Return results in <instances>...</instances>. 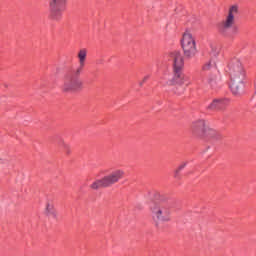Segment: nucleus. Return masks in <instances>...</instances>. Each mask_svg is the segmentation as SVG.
Segmentation results:
<instances>
[{
    "instance_id": "obj_1",
    "label": "nucleus",
    "mask_w": 256,
    "mask_h": 256,
    "mask_svg": "<svg viewBox=\"0 0 256 256\" xmlns=\"http://www.w3.org/2000/svg\"><path fill=\"white\" fill-rule=\"evenodd\" d=\"M226 72L230 77V89L233 95H241L245 87V77H247L243 64L239 59L234 58L228 63Z\"/></svg>"
},
{
    "instance_id": "obj_10",
    "label": "nucleus",
    "mask_w": 256,
    "mask_h": 256,
    "mask_svg": "<svg viewBox=\"0 0 256 256\" xmlns=\"http://www.w3.org/2000/svg\"><path fill=\"white\" fill-rule=\"evenodd\" d=\"M207 129V122L203 119L195 120L190 125V133L195 139H201Z\"/></svg>"
},
{
    "instance_id": "obj_8",
    "label": "nucleus",
    "mask_w": 256,
    "mask_h": 256,
    "mask_svg": "<svg viewBox=\"0 0 256 256\" xmlns=\"http://www.w3.org/2000/svg\"><path fill=\"white\" fill-rule=\"evenodd\" d=\"M181 47L187 59H191L197 55V42L195 41V37H193L191 32L186 31L183 33Z\"/></svg>"
},
{
    "instance_id": "obj_5",
    "label": "nucleus",
    "mask_w": 256,
    "mask_h": 256,
    "mask_svg": "<svg viewBox=\"0 0 256 256\" xmlns=\"http://www.w3.org/2000/svg\"><path fill=\"white\" fill-rule=\"evenodd\" d=\"M125 177V171L122 169L114 170L112 173L95 180L93 183L90 184L89 188L92 191H99V189H107V187H113L115 183H119L121 179Z\"/></svg>"
},
{
    "instance_id": "obj_14",
    "label": "nucleus",
    "mask_w": 256,
    "mask_h": 256,
    "mask_svg": "<svg viewBox=\"0 0 256 256\" xmlns=\"http://www.w3.org/2000/svg\"><path fill=\"white\" fill-rule=\"evenodd\" d=\"M57 145L66 155H71V146L65 140L59 139Z\"/></svg>"
},
{
    "instance_id": "obj_3",
    "label": "nucleus",
    "mask_w": 256,
    "mask_h": 256,
    "mask_svg": "<svg viewBox=\"0 0 256 256\" xmlns=\"http://www.w3.org/2000/svg\"><path fill=\"white\" fill-rule=\"evenodd\" d=\"M170 59H172V73L173 77L170 80L171 85H191L189 76L183 73L185 69V59L181 52L174 51L170 53Z\"/></svg>"
},
{
    "instance_id": "obj_11",
    "label": "nucleus",
    "mask_w": 256,
    "mask_h": 256,
    "mask_svg": "<svg viewBox=\"0 0 256 256\" xmlns=\"http://www.w3.org/2000/svg\"><path fill=\"white\" fill-rule=\"evenodd\" d=\"M221 133H219L217 130L206 126V130L202 134L200 141H219V139H222Z\"/></svg>"
},
{
    "instance_id": "obj_15",
    "label": "nucleus",
    "mask_w": 256,
    "mask_h": 256,
    "mask_svg": "<svg viewBox=\"0 0 256 256\" xmlns=\"http://www.w3.org/2000/svg\"><path fill=\"white\" fill-rule=\"evenodd\" d=\"M46 214L49 217H56L57 212L55 211V207L53 206V204H47L46 205Z\"/></svg>"
},
{
    "instance_id": "obj_13",
    "label": "nucleus",
    "mask_w": 256,
    "mask_h": 256,
    "mask_svg": "<svg viewBox=\"0 0 256 256\" xmlns=\"http://www.w3.org/2000/svg\"><path fill=\"white\" fill-rule=\"evenodd\" d=\"M79 67L76 69L77 73H83L85 62L87 61V49L83 48L78 52Z\"/></svg>"
},
{
    "instance_id": "obj_17",
    "label": "nucleus",
    "mask_w": 256,
    "mask_h": 256,
    "mask_svg": "<svg viewBox=\"0 0 256 256\" xmlns=\"http://www.w3.org/2000/svg\"><path fill=\"white\" fill-rule=\"evenodd\" d=\"M219 53H221V48L215 46V47H212V55L214 57H217V55H219Z\"/></svg>"
},
{
    "instance_id": "obj_16",
    "label": "nucleus",
    "mask_w": 256,
    "mask_h": 256,
    "mask_svg": "<svg viewBox=\"0 0 256 256\" xmlns=\"http://www.w3.org/2000/svg\"><path fill=\"white\" fill-rule=\"evenodd\" d=\"M185 165L186 164H181L175 171V175L174 177L177 179L179 178V173H181V171H183V169H185Z\"/></svg>"
},
{
    "instance_id": "obj_9",
    "label": "nucleus",
    "mask_w": 256,
    "mask_h": 256,
    "mask_svg": "<svg viewBox=\"0 0 256 256\" xmlns=\"http://www.w3.org/2000/svg\"><path fill=\"white\" fill-rule=\"evenodd\" d=\"M211 67H213L211 61H208L205 64H203L200 71V79L203 85L215 87V85H217V74L211 72Z\"/></svg>"
},
{
    "instance_id": "obj_6",
    "label": "nucleus",
    "mask_w": 256,
    "mask_h": 256,
    "mask_svg": "<svg viewBox=\"0 0 256 256\" xmlns=\"http://www.w3.org/2000/svg\"><path fill=\"white\" fill-rule=\"evenodd\" d=\"M80 75L81 72L74 70L72 72H68L64 76L61 87L63 93H75V91H81V89H83V81H81V78H79Z\"/></svg>"
},
{
    "instance_id": "obj_19",
    "label": "nucleus",
    "mask_w": 256,
    "mask_h": 256,
    "mask_svg": "<svg viewBox=\"0 0 256 256\" xmlns=\"http://www.w3.org/2000/svg\"><path fill=\"white\" fill-rule=\"evenodd\" d=\"M176 93H177V95H181V93H183V89H182L181 92H176Z\"/></svg>"
},
{
    "instance_id": "obj_2",
    "label": "nucleus",
    "mask_w": 256,
    "mask_h": 256,
    "mask_svg": "<svg viewBox=\"0 0 256 256\" xmlns=\"http://www.w3.org/2000/svg\"><path fill=\"white\" fill-rule=\"evenodd\" d=\"M241 13L238 4L229 6L224 20L217 24L219 35L226 39H235L239 35V27L235 26V18Z\"/></svg>"
},
{
    "instance_id": "obj_4",
    "label": "nucleus",
    "mask_w": 256,
    "mask_h": 256,
    "mask_svg": "<svg viewBox=\"0 0 256 256\" xmlns=\"http://www.w3.org/2000/svg\"><path fill=\"white\" fill-rule=\"evenodd\" d=\"M150 215L156 225L171 221V204L168 200L160 199L150 203Z\"/></svg>"
},
{
    "instance_id": "obj_7",
    "label": "nucleus",
    "mask_w": 256,
    "mask_h": 256,
    "mask_svg": "<svg viewBox=\"0 0 256 256\" xmlns=\"http://www.w3.org/2000/svg\"><path fill=\"white\" fill-rule=\"evenodd\" d=\"M67 11V0H49L48 2V19L50 21L63 20V13Z\"/></svg>"
},
{
    "instance_id": "obj_18",
    "label": "nucleus",
    "mask_w": 256,
    "mask_h": 256,
    "mask_svg": "<svg viewBox=\"0 0 256 256\" xmlns=\"http://www.w3.org/2000/svg\"><path fill=\"white\" fill-rule=\"evenodd\" d=\"M148 79H149V75L145 76V77L143 78V83H145V81H147Z\"/></svg>"
},
{
    "instance_id": "obj_12",
    "label": "nucleus",
    "mask_w": 256,
    "mask_h": 256,
    "mask_svg": "<svg viewBox=\"0 0 256 256\" xmlns=\"http://www.w3.org/2000/svg\"><path fill=\"white\" fill-rule=\"evenodd\" d=\"M229 105V100L226 99H215L212 103L208 106V109L211 111H223Z\"/></svg>"
}]
</instances>
